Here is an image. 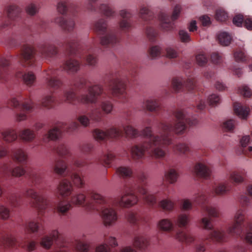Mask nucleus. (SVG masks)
Returning <instances> with one entry per match:
<instances>
[{
    "label": "nucleus",
    "instance_id": "obj_57",
    "mask_svg": "<svg viewBox=\"0 0 252 252\" xmlns=\"http://www.w3.org/2000/svg\"><path fill=\"white\" fill-rule=\"evenodd\" d=\"M193 204L189 199H183L181 200V208L184 211H189L192 209Z\"/></svg>",
    "mask_w": 252,
    "mask_h": 252
},
{
    "label": "nucleus",
    "instance_id": "obj_7",
    "mask_svg": "<svg viewBox=\"0 0 252 252\" xmlns=\"http://www.w3.org/2000/svg\"><path fill=\"white\" fill-rule=\"evenodd\" d=\"M246 172L244 169L231 171L227 176V180L219 183L213 187L210 190H201L195 193L192 198V201L201 207L202 216L204 213H207L212 218L220 216V212L217 207L207 205V196L206 194L212 193L217 195H224L229 193L232 189L233 184H238L243 182Z\"/></svg>",
    "mask_w": 252,
    "mask_h": 252
},
{
    "label": "nucleus",
    "instance_id": "obj_38",
    "mask_svg": "<svg viewBox=\"0 0 252 252\" xmlns=\"http://www.w3.org/2000/svg\"><path fill=\"white\" fill-rule=\"evenodd\" d=\"M233 107L235 113L240 118L243 119L247 118L250 111L249 107L242 105L238 102L234 103Z\"/></svg>",
    "mask_w": 252,
    "mask_h": 252
},
{
    "label": "nucleus",
    "instance_id": "obj_36",
    "mask_svg": "<svg viewBox=\"0 0 252 252\" xmlns=\"http://www.w3.org/2000/svg\"><path fill=\"white\" fill-rule=\"evenodd\" d=\"M22 201V197L19 194L15 193L8 195L4 200V203L12 208L20 206Z\"/></svg>",
    "mask_w": 252,
    "mask_h": 252
},
{
    "label": "nucleus",
    "instance_id": "obj_25",
    "mask_svg": "<svg viewBox=\"0 0 252 252\" xmlns=\"http://www.w3.org/2000/svg\"><path fill=\"white\" fill-rule=\"evenodd\" d=\"M54 22L68 32H72L75 27V22L71 18L66 19L63 17L60 16L55 19Z\"/></svg>",
    "mask_w": 252,
    "mask_h": 252
},
{
    "label": "nucleus",
    "instance_id": "obj_55",
    "mask_svg": "<svg viewBox=\"0 0 252 252\" xmlns=\"http://www.w3.org/2000/svg\"><path fill=\"white\" fill-rule=\"evenodd\" d=\"M208 101L210 105L214 106L219 104L220 103L221 99L218 94H214L208 97Z\"/></svg>",
    "mask_w": 252,
    "mask_h": 252
},
{
    "label": "nucleus",
    "instance_id": "obj_11",
    "mask_svg": "<svg viewBox=\"0 0 252 252\" xmlns=\"http://www.w3.org/2000/svg\"><path fill=\"white\" fill-rule=\"evenodd\" d=\"M79 127V124L76 122H71L69 124L59 123L49 129L47 133L44 134L41 140L44 143H48L50 141L58 140L62 138L63 132L71 134L76 131Z\"/></svg>",
    "mask_w": 252,
    "mask_h": 252
},
{
    "label": "nucleus",
    "instance_id": "obj_16",
    "mask_svg": "<svg viewBox=\"0 0 252 252\" xmlns=\"http://www.w3.org/2000/svg\"><path fill=\"white\" fill-rule=\"evenodd\" d=\"M85 235L78 236L73 243L75 250L80 252H113L106 244H101L95 249L91 248L90 246L85 242Z\"/></svg>",
    "mask_w": 252,
    "mask_h": 252
},
{
    "label": "nucleus",
    "instance_id": "obj_58",
    "mask_svg": "<svg viewBox=\"0 0 252 252\" xmlns=\"http://www.w3.org/2000/svg\"><path fill=\"white\" fill-rule=\"evenodd\" d=\"M165 52L166 57L169 59H175L179 56V52L172 47H167Z\"/></svg>",
    "mask_w": 252,
    "mask_h": 252
},
{
    "label": "nucleus",
    "instance_id": "obj_59",
    "mask_svg": "<svg viewBox=\"0 0 252 252\" xmlns=\"http://www.w3.org/2000/svg\"><path fill=\"white\" fill-rule=\"evenodd\" d=\"M227 17V13L223 9H219L216 10V19L217 20L223 22L226 20Z\"/></svg>",
    "mask_w": 252,
    "mask_h": 252
},
{
    "label": "nucleus",
    "instance_id": "obj_34",
    "mask_svg": "<svg viewBox=\"0 0 252 252\" xmlns=\"http://www.w3.org/2000/svg\"><path fill=\"white\" fill-rule=\"evenodd\" d=\"M52 151L62 158L70 155L68 146L63 142H59L54 146L52 148Z\"/></svg>",
    "mask_w": 252,
    "mask_h": 252
},
{
    "label": "nucleus",
    "instance_id": "obj_6",
    "mask_svg": "<svg viewBox=\"0 0 252 252\" xmlns=\"http://www.w3.org/2000/svg\"><path fill=\"white\" fill-rule=\"evenodd\" d=\"M118 15L120 17L118 30L108 29V21L103 18H99L93 23V29L99 37L100 44L104 47H113L117 45L121 41L120 33H128L133 28V15L129 9H121Z\"/></svg>",
    "mask_w": 252,
    "mask_h": 252
},
{
    "label": "nucleus",
    "instance_id": "obj_13",
    "mask_svg": "<svg viewBox=\"0 0 252 252\" xmlns=\"http://www.w3.org/2000/svg\"><path fill=\"white\" fill-rule=\"evenodd\" d=\"M138 15L143 22L149 25L145 28L147 38L150 42H155L158 36V32L153 25L155 21L153 13L147 7L142 6L140 8Z\"/></svg>",
    "mask_w": 252,
    "mask_h": 252
},
{
    "label": "nucleus",
    "instance_id": "obj_29",
    "mask_svg": "<svg viewBox=\"0 0 252 252\" xmlns=\"http://www.w3.org/2000/svg\"><path fill=\"white\" fill-rule=\"evenodd\" d=\"M127 221L133 225L138 226L146 223V218L137 213L129 212L126 215Z\"/></svg>",
    "mask_w": 252,
    "mask_h": 252
},
{
    "label": "nucleus",
    "instance_id": "obj_48",
    "mask_svg": "<svg viewBox=\"0 0 252 252\" xmlns=\"http://www.w3.org/2000/svg\"><path fill=\"white\" fill-rule=\"evenodd\" d=\"M173 150L174 152L184 155L189 153L190 150L188 145L184 143H178L174 146Z\"/></svg>",
    "mask_w": 252,
    "mask_h": 252
},
{
    "label": "nucleus",
    "instance_id": "obj_14",
    "mask_svg": "<svg viewBox=\"0 0 252 252\" xmlns=\"http://www.w3.org/2000/svg\"><path fill=\"white\" fill-rule=\"evenodd\" d=\"M37 243L35 241L21 240L18 241L15 237L10 236H0V246L6 248H15L18 246L23 247L29 252L35 250Z\"/></svg>",
    "mask_w": 252,
    "mask_h": 252
},
{
    "label": "nucleus",
    "instance_id": "obj_50",
    "mask_svg": "<svg viewBox=\"0 0 252 252\" xmlns=\"http://www.w3.org/2000/svg\"><path fill=\"white\" fill-rule=\"evenodd\" d=\"M90 112L88 113V115L84 114L80 115L77 117L78 121L84 127H88L90 126V121H93L89 116Z\"/></svg>",
    "mask_w": 252,
    "mask_h": 252
},
{
    "label": "nucleus",
    "instance_id": "obj_42",
    "mask_svg": "<svg viewBox=\"0 0 252 252\" xmlns=\"http://www.w3.org/2000/svg\"><path fill=\"white\" fill-rule=\"evenodd\" d=\"M174 221L175 224L179 227L186 228L190 221L189 215L186 214H181L178 216Z\"/></svg>",
    "mask_w": 252,
    "mask_h": 252
},
{
    "label": "nucleus",
    "instance_id": "obj_12",
    "mask_svg": "<svg viewBox=\"0 0 252 252\" xmlns=\"http://www.w3.org/2000/svg\"><path fill=\"white\" fill-rule=\"evenodd\" d=\"M55 242L54 252H67L69 243L61 238L58 231L53 230L49 235H45L41 239L40 245L46 249H50Z\"/></svg>",
    "mask_w": 252,
    "mask_h": 252
},
{
    "label": "nucleus",
    "instance_id": "obj_52",
    "mask_svg": "<svg viewBox=\"0 0 252 252\" xmlns=\"http://www.w3.org/2000/svg\"><path fill=\"white\" fill-rule=\"evenodd\" d=\"M238 92L244 97H249L252 95V92L249 87L245 85H242L238 87Z\"/></svg>",
    "mask_w": 252,
    "mask_h": 252
},
{
    "label": "nucleus",
    "instance_id": "obj_51",
    "mask_svg": "<svg viewBox=\"0 0 252 252\" xmlns=\"http://www.w3.org/2000/svg\"><path fill=\"white\" fill-rule=\"evenodd\" d=\"M148 52L150 57L152 59H156L160 56L161 52V48L158 45L153 46L149 49Z\"/></svg>",
    "mask_w": 252,
    "mask_h": 252
},
{
    "label": "nucleus",
    "instance_id": "obj_63",
    "mask_svg": "<svg viewBox=\"0 0 252 252\" xmlns=\"http://www.w3.org/2000/svg\"><path fill=\"white\" fill-rule=\"evenodd\" d=\"M196 60L199 65L203 66L207 63L208 59L205 54H199L196 56Z\"/></svg>",
    "mask_w": 252,
    "mask_h": 252
},
{
    "label": "nucleus",
    "instance_id": "obj_56",
    "mask_svg": "<svg viewBox=\"0 0 252 252\" xmlns=\"http://www.w3.org/2000/svg\"><path fill=\"white\" fill-rule=\"evenodd\" d=\"M236 125L235 121L233 119H229L223 123V127L225 131H233Z\"/></svg>",
    "mask_w": 252,
    "mask_h": 252
},
{
    "label": "nucleus",
    "instance_id": "obj_15",
    "mask_svg": "<svg viewBox=\"0 0 252 252\" xmlns=\"http://www.w3.org/2000/svg\"><path fill=\"white\" fill-rule=\"evenodd\" d=\"M181 11V6L177 4L174 8L172 15L170 17L168 13L165 11H160L158 15L160 22V26L163 31H169L174 29V21L177 19Z\"/></svg>",
    "mask_w": 252,
    "mask_h": 252
},
{
    "label": "nucleus",
    "instance_id": "obj_39",
    "mask_svg": "<svg viewBox=\"0 0 252 252\" xmlns=\"http://www.w3.org/2000/svg\"><path fill=\"white\" fill-rule=\"evenodd\" d=\"M11 157L12 159L19 163H24L27 160V155L21 149H16L12 150Z\"/></svg>",
    "mask_w": 252,
    "mask_h": 252
},
{
    "label": "nucleus",
    "instance_id": "obj_30",
    "mask_svg": "<svg viewBox=\"0 0 252 252\" xmlns=\"http://www.w3.org/2000/svg\"><path fill=\"white\" fill-rule=\"evenodd\" d=\"M233 23L237 27L244 25L248 30H252V19L251 18L244 19L242 15L238 14L234 17Z\"/></svg>",
    "mask_w": 252,
    "mask_h": 252
},
{
    "label": "nucleus",
    "instance_id": "obj_2",
    "mask_svg": "<svg viewBox=\"0 0 252 252\" xmlns=\"http://www.w3.org/2000/svg\"><path fill=\"white\" fill-rule=\"evenodd\" d=\"M104 82L105 88L100 84L88 85L87 79L79 78L74 83L77 90L87 89L88 94L77 96L72 88L63 92L64 102L75 105L77 102L83 104H96L98 99L99 105L93 108L89 114L91 119L95 123L101 122L104 115L111 114L114 108L110 100L112 96L122 103L128 101V96L126 92V82L118 73H111L106 75Z\"/></svg>",
    "mask_w": 252,
    "mask_h": 252
},
{
    "label": "nucleus",
    "instance_id": "obj_26",
    "mask_svg": "<svg viewBox=\"0 0 252 252\" xmlns=\"http://www.w3.org/2000/svg\"><path fill=\"white\" fill-rule=\"evenodd\" d=\"M25 229L26 231L32 233H38L43 230V225L40 217L26 223Z\"/></svg>",
    "mask_w": 252,
    "mask_h": 252
},
{
    "label": "nucleus",
    "instance_id": "obj_40",
    "mask_svg": "<svg viewBox=\"0 0 252 252\" xmlns=\"http://www.w3.org/2000/svg\"><path fill=\"white\" fill-rule=\"evenodd\" d=\"M158 226L160 230L164 232H169L173 231L174 229V224L169 219L160 220L158 223Z\"/></svg>",
    "mask_w": 252,
    "mask_h": 252
},
{
    "label": "nucleus",
    "instance_id": "obj_17",
    "mask_svg": "<svg viewBox=\"0 0 252 252\" xmlns=\"http://www.w3.org/2000/svg\"><path fill=\"white\" fill-rule=\"evenodd\" d=\"M98 0H87L86 8L93 12H99L107 18L113 17L115 11L108 3H101L98 6L96 4Z\"/></svg>",
    "mask_w": 252,
    "mask_h": 252
},
{
    "label": "nucleus",
    "instance_id": "obj_43",
    "mask_svg": "<svg viewBox=\"0 0 252 252\" xmlns=\"http://www.w3.org/2000/svg\"><path fill=\"white\" fill-rule=\"evenodd\" d=\"M175 238L179 241L185 242L187 244L192 242L194 240L193 237L191 235L181 230L176 232Z\"/></svg>",
    "mask_w": 252,
    "mask_h": 252
},
{
    "label": "nucleus",
    "instance_id": "obj_62",
    "mask_svg": "<svg viewBox=\"0 0 252 252\" xmlns=\"http://www.w3.org/2000/svg\"><path fill=\"white\" fill-rule=\"evenodd\" d=\"M234 57L236 62H243L246 60V56L245 53L240 50L236 51L234 53Z\"/></svg>",
    "mask_w": 252,
    "mask_h": 252
},
{
    "label": "nucleus",
    "instance_id": "obj_60",
    "mask_svg": "<svg viewBox=\"0 0 252 252\" xmlns=\"http://www.w3.org/2000/svg\"><path fill=\"white\" fill-rule=\"evenodd\" d=\"M9 216V210L4 205H0V217L3 220H7Z\"/></svg>",
    "mask_w": 252,
    "mask_h": 252
},
{
    "label": "nucleus",
    "instance_id": "obj_44",
    "mask_svg": "<svg viewBox=\"0 0 252 252\" xmlns=\"http://www.w3.org/2000/svg\"><path fill=\"white\" fill-rule=\"evenodd\" d=\"M116 173L124 178H129L132 176L133 171L128 166H121L116 169Z\"/></svg>",
    "mask_w": 252,
    "mask_h": 252
},
{
    "label": "nucleus",
    "instance_id": "obj_49",
    "mask_svg": "<svg viewBox=\"0 0 252 252\" xmlns=\"http://www.w3.org/2000/svg\"><path fill=\"white\" fill-rule=\"evenodd\" d=\"M39 8V4L31 3L26 7V11L28 14L34 16L38 12Z\"/></svg>",
    "mask_w": 252,
    "mask_h": 252
},
{
    "label": "nucleus",
    "instance_id": "obj_24",
    "mask_svg": "<svg viewBox=\"0 0 252 252\" xmlns=\"http://www.w3.org/2000/svg\"><path fill=\"white\" fill-rule=\"evenodd\" d=\"M169 193L170 191L167 189L164 192V198L159 201L158 203L159 207L168 212H172L174 209L176 205V203L169 198Z\"/></svg>",
    "mask_w": 252,
    "mask_h": 252
},
{
    "label": "nucleus",
    "instance_id": "obj_61",
    "mask_svg": "<svg viewBox=\"0 0 252 252\" xmlns=\"http://www.w3.org/2000/svg\"><path fill=\"white\" fill-rule=\"evenodd\" d=\"M211 60L214 64H220L222 61L221 54L218 52H214L211 55Z\"/></svg>",
    "mask_w": 252,
    "mask_h": 252
},
{
    "label": "nucleus",
    "instance_id": "obj_33",
    "mask_svg": "<svg viewBox=\"0 0 252 252\" xmlns=\"http://www.w3.org/2000/svg\"><path fill=\"white\" fill-rule=\"evenodd\" d=\"M16 76L18 78H22L24 83L28 86H32L35 81V76L32 72H25L19 70L16 73Z\"/></svg>",
    "mask_w": 252,
    "mask_h": 252
},
{
    "label": "nucleus",
    "instance_id": "obj_46",
    "mask_svg": "<svg viewBox=\"0 0 252 252\" xmlns=\"http://www.w3.org/2000/svg\"><path fill=\"white\" fill-rule=\"evenodd\" d=\"M218 38L221 45L227 46L230 43L232 37L227 32H222L218 35Z\"/></svg>",
    "mask_w": 252,
    "mask_h": 252
},
{
    "label": "nucleus",
    "instance_id": "obj_64",
    "mask_svg": "<svg viewBox=\"0 0 252 252\" xmlns=\"http://www.w3.org/2000/svg\"><path fill=\"white\" fill-rule=\"evenodd\" d=\"M104 241L108 244L111 247H115L118 245L117 242L115 237L112 236L107 237L105 234L104 235Z\"/></svg>",
    "mask_w": 252,
    "mask_h": 252
},
{
    "label": "nucleus",
    "instance_id": "obj_37",
    "mask_svg": "<svg viewBox=\"0 0 252 252\" xmlns=\"http://www.w3.org/2000/svg\"><path fill=\"white\" fill-rule=\"evenodd\" d=\"M19 136L24 142H31L35 138L36 134L33 130L25 128L19 131Z\"/></svg>",
    "mask_w": 252,
    "mask_h": 252
},
{
    "label": "nucleus",
    "instance_id": "obj_28",
    "mask_svg": "<svg viewBox=\"0 0 252 252\" xmlns=\"http://www.w3.org/2000/svg\"><path fill=\"white\" fill-rule=\"evenodd\" d=\"M57 9L58 12L63 15H65L68 11L74 14L76 6L70 3L68 0H60L57 4Z\"/></svg>",
    "mask_w": 252,
    "mask_h": 252
},
{
    "label": "nucleus",
    "instance_id": "obj_8",
    "mask_svg": "<svg viewBox=\"0 0 252 252\" xmlns=\"http://www.w3.org/2000/svg\"><path fill=\"white\" fill-rule=\"evenodd\" d=\"M97 44L93 43L89 46H83L77 40L70 39L63 44L65 54L68 58L63 63V69L68 74H74L79 70L80 63L74 58L84 59L87 64L95 66L97 63L95 52L97 50Z\"/></svg>",
    "mask_w": 252,
    "mask_h": 252
},
{
    "label": "nucleus",
    "instance_id": "obj_22",
    "mask_svg": "<svg viewBox=\"0 0 252 252\" xmlns=\"http://www.w3.org/2000/svg\"><path fill=\"white\" fill-rule=\"evenodd\" d=\"M40 56L44 59H49L55 57L58 53L56 46L50 43H44L38 47Z\"/></svg>",
    "mask_w": 252,
    "mask_h": 252
},
{
    "label": "nucleus",
    "instance_id": "obj_41",
    "mask_svg": "<svg viewBox=\"0 0 252 252\" xmlns=\"http://www.w3.org/2000/svg\"><path fill=\"white\" fill-rule=\"evenodd\" d=\"M250 137L249 135H246L241 139L240 144L241 146L242 153L251 158L252 157V147L250 146L248 149H245L244 148L250 143Z\"/></svg>",
    "mask_w": 252,
    "mask_h": 252
},
{
    "label": "nucleus",
    "instance_id": "obj_21",
    "mask_svg": "<svg viewBox=\"0 0 252 252\" xmlns=\"http://www.w3.org/2000/svg\"><path fill=\"white\" fill-rule=\"evenodd\" d=\"M10 105L18 110L25 112H32L35 106L30 98H25L23 100L21 95L18 98L13 97L10 100Z\"/></svg>",
    "mask_w": 252,
    "mask_h": 252
},
{
    "label": "nucleus",
    "instance_id": "obj_45",
    "mask_svg": "<svg viewBox=\"0 0 252 252\" xmlns=\"http://www.w3.org/2000/svg\"><path fill=\"white\" fill-rule=\"evenodd\" d=\"M115 158V156L113 153L108 152L107 154L98 157L97 159V162L107 166H109Z\"/></svg>",
    "mask_w": 252,
    "mask_h": 252
},
{
    "label": "nucleus",
    "instance_id": "obj_20",
    "mask_svg": "<svg viewBox=\"0 0 252 252\" xmlns=\"http://www.w3.org/2000/svg\"><path fill=\"white\" fill-rule=\"evenodd\" d=\"M35 58V50L30 45H25L21 51L20 62L23 66H30L34 64Z\"/></svg>",
    "mask_w": 252,
    "mask_h": 252
},
{
    "label": "nucleus",
    "instance_id": "obj_10",
    "mask_svg": "<svg viewBox=\"0 0 252 252\" xmlns=\"http://www.w3.org/2000/svg\"><path fill=\"white\" fill-rule=\"evenodd\" d=\"M59 70L56 68H49L44 71L43 78L47 88L51 94L45 95L41 99L40 105L47 109L53 108L56 104V99L53 94L63 85L62 81L58 78Z\"/></svg>",
    "mask_w": 252,
    "mask_h": 252
},
{
    "label": "nucleus",
    "instance_id": "obj_5",
    "mask_svg": "<svg viewBox=\"0 0 252 252\" xmlns=\"http://www.w3.org/2000/svg\"><path fill=\"white\" fill-rule=\"evenodd\" d=\"M201 226L204 229L211 230L206 240L218 243H224L231 237H240L247 243L252 245V222L248 221L244 209H239L235 213L233 222L226 227V231L222 229H214L211 218L203 217L200 220Z\"/></svg>",
    "mask_w": 252,
    "mask_h": 252
},
{
    "label": "nucleus",
    "instance_id": "obj_3",
    "mask_svg": "<svg viewBox=\"0 0 252 252\" xmlns=\"http://www.w3.org/2000/svg\"><path fill=\"white\" fill-rule=\"evenodd\" d=\"M139 183L127 185L121 191L123 195L117 198H105L100 194L92 192L90 200L87 201L84 194L80 193L72 196L70 202L74 204L82 205L88 211H101V216L104 225L110 227L114 225L118 219L116 208H129L137 204L138 193L143 197L145 203L150 207L154 208L157 197L149 193L146 188V176L141 172L137 175Z\"/></svg>",
    "mask_w": 252,
    "mask_h": 252
},
{
    "label": "nucleus",
    "instance_id": "obj_9",
    "mask_svg": "<svg viewBox=\"0 0 252 252\" xmlns=\"http://www.w3.org/2000/svg\"><path fill=\"white\" fill-rule=\"evenodd\" d=\"M3 171L10 172L12 176L20 177L27 173L28 176V185L30 189H27L24 195L32 199L31 206L35 208L38 215H43L48 206L47 200L42 195L41 189L43 188L42 177L40 173L32 168H27L26 171L21 166H17L11 170L7 165H5Z\"/></svg>",
    "mask_w": 252,
    "mask_h": 252
},
{
    "label": "nucleus",
    "instance_id": "obj_54",
    "mask_svg": "<svg viewBox=\"0 0 252 252\" xmlns=\"http://www.w3.org/2000/svg\"><path fill=\"white\" fill-rule=\"evenodd\" d=\"M178 35L180 41L183 43H188L191 40L189 34L185 30H180L179 31Z\"/></svg>",
    "mask_w": 252,
    "mask_h": 252
},
{
    "label": "nucleus",
    "instance_id": "obj_23",
    "mask_svg": "<svg viewBox=\"0 0 252 252\" xmlns=\"http://www.w3.org/2000/svg\"><path fill=\"white\" fill-rule=\"evenodd\" d=\"M194 171L198 177L208 178L211 173V165L206 161L198 162L194 167Z\"/></svg>",
    "mask_w": 252,
    "mask_h": 252
},
{
    "label": "nucleus",
    "instance_id": "obj_35",
    "mask_svg": "<svg viewBox=\"0 0 252 252\" xmlns=\"http://www.w3.org/2000/svg\"><path fill=\"white\" fill-rule=\"evenodd\" d=\"M2 140L7 143H11L16 141L18 135L16 130L8 128L1 132Z\"/></svg>",
    "mask_w": 252,
    "mask_h": 252
},
{
    "label": "nucleus",
    "instance_id": "obj_19",
    "mask_svg": "<svg viewBox=\"0 0 252 252\" xmlns=\"http://www.w3.org/2000/svg\"><path fill=\"white\" fill-rule=\"evenodd\" d=\"M171 83L172 87L176 92L183 91L184 88L191 91L196 87V81L192 78L185 80L181 77H175L172 79Z\"/></svg>",
    "mask_w": 252,
    "mask_h": 252
},
{
    "label": "nucleus",
    "instance_id": "obj_27",
    "mask_svg": "<svg viewBox=\"0 0 252 252\" xmlns=\"http://www.w3.org/2000/svg\"><path fill=\"white\" fill-rule=\"evenodd\" d=\"M143 105L146 110L153 112L156 115H158L161 110L159 101L156 98H149L145 100L143 102Z\"/></svg>",
    "mask_w": 252,
    "mask_h": 252
},
{
    "label": "nucleus",
    "instance_id": "obj_47",
    "mask_svg": "<svg viewBox=\"0 0 252 252\" xmlns=\"http://www.w3.org/2000/svg\"><path fill=\"white\" fill-rule=\"evenodd\" d=\"M179 175L175 169H170L165 173V178L170 184L175 183L178 178Z\"/></svg>",
    "mask_w": 252,
    "mask_h": 252
},
{
    "label": "nucleus",
    "instance_id": "obj_32",
    "mask_svg": "<svg viewBox=\"0 0 252 252\" xmlns=\"http://www.w3.org/2000/svg\"><path fill=\"white\" fill-rule=\"evenodd\" d=\"M9 65L8 60L0 57V82L4 83L8 79L7 67Z\"/></svg>",
    "mask_w": 252,
    "mask_h": 252
},
{
    "label": "nucleus",
    "instance_id": "obj_4",
    "mask_svg": "<svg viewBox=\"0 0 252 252\" xmlns=\"http://www.w3.org/2000/svg\"><path fill=\"white\" fill-rule=\"evenodd\" d=\"M73 164L67 167L65 161L60 158H55L52 162V168L57 174L65 177L58 187V192L63 199L60 200L55 206V209L60 215H64L71 208V206L66 198L72 191V185L70 181L78 188H83L85 186L83 179L78 174V168L88 166L90 164L87 160L81 159H72Z\"/></svg>",
    "mask_w": 252,
    "mask_h": 252
},
{
    "label": "nucleus",
    "instance_id": "obj_18",
    "mask_svg": "<svg viewBox=\"0 0 252 252\" xmlns=\"http://www.w3.org/2000/svg\"><path fill=\"white\" fill-rule=\"evenodd\" d=\"M6 10L7 19L3 21L0 25V30L10 28L12 22L18 21L20 19L21 9L17 5L10 4L7 6Z\"/></svg>",
    "mask_w": 252,
    "mask_h": 252
},
{
    "label": "nucleus",
    "instance_id": "obj_1",
    "mask_svg": "<svg viewBox=\"0 0 252 252\" xmlns=\"http://www.w3.org/2000/svg\"><path fill=\"white\" fill-rule=\"evenodd\" d=\"M173 115L176 118L174 125L162 121L157 126L159 135H154L151 126H146L141 132L128 125L123 126V129L112 126L106 131L95 128L93 131L94 139L98 142H104L108 139H116L125 134L127 137L134 138L142 136L145 140L142 143L132 146L130 154L132 160L137 163H141L145 158V152H148L156 158H162L165 156V149L172 143L173 133L182 134L188 124L196 125V117L191 116L186 110H177Z\"/></svg>",
    "mask_w": 252,
    "mask_h": 252
},
{
    "label": "nucleus",
    "instance_id": "obj_53",
    "mask_svg": "<svg viewBox=\"0 0 252 252\" xmlns=\"http://www.w3.org/2000/svg\"><path fill=\"white\" fill-rule=\"evenodd\" d=\"M94 145L93 143H87L82 144L80 147V150L84 155H89L93 150Z\"/></svg>",
    "mask_w": 252,
    "mask_h": 252
},
{
    "label": "nucleus",
    "instance_id": "obj_31",
    "mask_svg": "<svg viewBox=\"0 0 252 252\" xmlns=\"http://www.w3.org/2000/svg\"><path fill=\"white\" fill-rule=\"evenodd\" d=\"M149 243L148 238L142 234H137L134 237L133 245L134 247L140 250H145Z\"/></svg>",
    "mask_w": 252,
    "mask_h": 252
}]
</instances>
